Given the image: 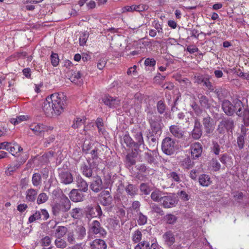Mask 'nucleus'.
Instances as JSON below:
<instances>
[{
  "label": "nucleus",
  "instance_id": "f704fd0d",
  "mask_svg": "<svg viewBox=\"0 0 249 249\" xmlns=\"http://www.w3.org/2000/svg\"><path fill=\"white\" fill-rule=\"evenodd\" d=\"M86 120V119L84 117H83L82 118H76L73 121V124L72 125V127L75 129L80 128L82 126H84Z\"/></svg>",
  "mask_w": 249,
  "mask_h": 249
},
{
  "label": "nucleus",
  "instance_id": "c85d7f7f",
  "mask_svg": "<svg viewBox=\"0 0 249 249\" xmlns=\"http://www.w3.org/2000/svg\"><path fill=\"white\" fill-rule=\"evenodd\" d=\"M163 237L166 242L168 245L171 246L172 245L175 241L174 235L173 233L171 231H168L166 232L163 235Z\"/></svg>",
  "mask_w": 249,
  "mask_h": 249
},
{
  "label": "nucleus",
  "instance_id": "4d7b16f0",
  "mask_svg": "<svg viewBox=\"0 0 249 249\" xmlns=\"http://www.w3.org/2000/svg\"><path fill=\"white\" fill-rule=\"evenodd\" d=\"M40 219H41V218L39 211H36L29 217L28 221L30 223H33L34 221Z\"/></svg>",
  "mask_w": 249,
  "mask_h": 249
},
{
  "label": "nucleus",
  "instance_id": "4c0bfd02",
  "mask_svg": "<svg viewBox=\"0 0 249 249\" xmlns=\"http://www.w3.org/2000/svg\"><path fill=\"white\" fill-rule=\"evenodd\" d=\"M67 229L63 226H58L55 230V234L57 238H61L66 234Z\"/></svg>",
  "mask_w": 249,
  "mask_h": 249
},
{
  "label": "nucleus",
  "instance_id": "864d4df0",
  "mask_svg": "<svg viewBox=\"0 0 249 249\" xmlns=\"http://www.w3.org/2000/svg\"><path fill=\"white\" fill-rule=\"evenodd\" d=\"M157 108L158 112L160 114H162L165 110L166 105L162 101L160 100L158 101L157 105Z\"/></svg>",
  "mask_w": 249,
  "mask_h": 249
},
{
  "label": "nucleus",
  "instance_id": "a878e982",
  "mask_svg": "<svg viewBox=\"0 0 249 249\" xmlns=\"http://www.w3.org/2000/svg\"><path fill=\"white\" fill-rule=\"evenodd\" d=\"M198 182L200 185L208 187L212 183V181L208 175L204 174L199 177Z\"/></svg>",
  "mask_w": 249,
  "mask_h": 249
},
{
  "label": "nucleus",
  "instance_id": "a19ab883",
  "mask_svg": "<svg viewBox=\"0 0 249 249\" xmlns=\"http://www.w3.org/2000/svg\"><path fill=\"white\" fill-rule=\"evenodd\" d=\"M51 63L53 67H57L59 63V58L57 53H52L50 56Z\"/></svg>",
  "mask_w": 249,
  "mask_h": 249
},
{
  "label": "nucleus",
  "instance_id": "f257e3e1",
  "mask_svg": "<svg viewBox=\"0 0 249 249\" xmlns=\"http://www.w3.org/2000/svg\"><path fill=\"white\" fill-rule=\"evenodd\" d=\"M66 100V97L63 93H53L46 98L42 109L48 117L58 116L64 111Z\"/></svg>",
  "mask_w": 249,
  "mask_h": 249
},
{
  "label": "nucleus",
  "instance_id": "a18cd8bd",
  "mask_svg": "<svg viewBox=\"0 0 249 249\" xmlns=\"http://www.w3.org/2000/svg\"><path fill=\"white\" fill-rule=\"evenodd\" d=\"M142 237V234L141 231L139 230H137L133 233L132 239L135 243H137L141 241Z\"/></svg>",
  "mask_w": 249,
  "mask_h": 249
},
{
  "label": "nucleus",
  "instance_id": "774afa93",
  "mask_svg": "<svg viewBox=\"0 0 249 249\" xmlns=\"http://www.w3.org/2000/svg\"><path fill=\"white\" fill-rule=\"evenodd\" d=\"M106 61L105 59H100L97 63V68L99 70H102L106 66Z\"/></svg>",
  "mask_w": 249,
  "mask_h": 249
},
{
  "label": "nucleus",
  "instance_id": "49530a36",
  "mask_svg": "<svg viewBox=\"0 0 249 249\" xmlns=\"http://www.w3.org/2000/svg\"><path fill=\"white\" fill-rule=\"evenodd\" d=\"M164 219L166 223L170 224H173L177 220V217L174 214H169L164 216Z\"/></svg>",
  "mask_w": 249,
  "mask_h": 249
},
{
  "label": "nucleus",
  "instance_id": "338daca9",
  "mask_svg": "<svg viewBox=\"0 0 249 249\" xmlns=\"http://www.w3.org/2000/svg\"><path fill=\"white\" fill-rule=\"evenodd\" d=\"M170 177L171 178L174 180L179 182L180 181V177L178 174L175 172H172L169 174Z\"/></svg>",
  "mask_w": 249,
  "mask_h": 249
},
{
  "label": "nucleus",
  "instance_id": "8fccbe9b",
  "mask_svg": "<svg viewBox=\"0 0 249 249\" xmlns=\"http://www.w3.org/2000/svg\"><path fill=\"white\" fill-rule=\"evenodd\" d=\"M208 75L204 76L202 74H198L197 75H195L194 78L195 79V83H196L198 84H200L201 83H204Z\"/></svg>",
  "mask_w": 249,
  "mask_h": 249
},
{
  "label": "nucleus",
  "instance_id": "4468645a",
  "mask_svg": "<svg viewBox=\"0 0 249 249\" xmlns=\"http://www.w3.org/2000/svg\"><path fill=\"white\" fill-rule=\"evenodd\" d=\"M169 130L171 133L178 139H182L184 137L185 132L178 125H171L169 127Z\"/></svg>",
  "mask_w": 249,
  "mask_h": 249
},
{
  "label": "nucleus",
  "instance_id": "e433bc0d",
  "mask_svg": "<svg viewBox=\"0 0 249 249\" xmlns=\"http://www.w3.org/2000/svg\"><path fill=\"white\" fill-rule=\"evenodd\" d=\"M89 214L92 217L100 216L102 214V211L100 206H96L94 208H92L89 211Z\"/></svg>",
  "mask_w": 249,
  "mask_h": 249
},
{
  "label": "nucleus",
  "instance_id": "e2e57ef3",
  "mask_svg": "<svg viewBox=\"0 0 249 249\" xmlns=\"http://www.w3.org/2000/svg\"><path fill=\"white\" fill-rule=\"evenodd\" d=\"M212 167L214 171H217L220 170L221 165L216 160L213 159L212 162Z\"/></svg>",
  "mask_w": 249,
  "mask_h": 249
},
{
  "label": "nucleus",
  "instance_id": "9b49d317",
  "mask_svg": "<svg viewBox=\"0 0 249 249\" xmlns=\"http://www.w3.org/2000/svg\"><path fill=\"white\" fill-rule=\"evenodd\" d=\"M202 124L207 134L212 133L214 129V124L213 119L209 115H207L202 119Z\"/></svg>",
  "mask_w": 249,
  "mask_h": 249
},
{
  "label": "nucleus",
  "instance_id": "58836bf2",
  "mask_svg": "<svg viewBox=\"0 0 249 249\" xmlns=\"http://www.w3.org/2000/svg\"><path fill=\"white\" fill-rule=\"evenodd\" d=\"M137 222L139 225L145 224L147 221V217L143 215L141 212L137 213Z\"/></svg>",
  "mask_w": 249,
  "mask_h": 249
},
{
  "label": "nucleus",
  "instance_id": "5fc2aeb1",
  "mask_svg": "<svg viewBox=\"0 0 249 249\" xmlns=\"http://www.w3.org/2000/svg\"><path fill=\"white\" fill-rule=\"evenodd\" d=\"M19 166L17 164L14 165H9L5 171L6 175H11L13 172L15 171L18 168Z\"/></svg>",
  "mask_w": 249,
  "mask_h": 249
},
{
  "label": "nucleus",
  "instance_id": "39448f33",
  "mask_svg": "<svg viewBox=\"0 0 249 249\" xmlns=\"http://www.w3.org/2000/svg\"><path fill=\"white\" fill-rule=\"evenodd\" d=\"M30 129L36 135L44 136L53 129V127L48 126L42 123H34L30 125Z\"/></svg>",
  "mask_w": 249,
  "mask_h": 249
},
{
  "label": "nucleus",
  "instance_id": "5701e85b",
  "mask_svg": "<svg viewBox=\"0 0 249 249\" xmlns=\"http://www.w3.org/2000/svg\"><path fill=\"white\" fill-rule=\"evenodd\" d=\"M69 197L73 202H80L83 200V195L77 190L73 189L69 194Z\"/></svg>",
  "mask_w": 249,
  "mask_h": 249
},
{
  "label": "nucleus",
  "instance_id": "aec40b11",
  "mask_svg": "<svg viewBox=\"0 0 249 249\" xmlns=\"http://www.w3.org/2000/svg\"><path fill=\"white\" fill-rule=\"evenodd\" d=\"M37 191L36 189L30 188L27 189L25 192V199L27 202H33L36 199Z\"/></svg>",
  "mask_w": 249,
  "mask_h": 249
},
{
  "label": "nucleus",
  "instance_id": "6ab92c4d",
  "mask_svg": "<svg viewBox=\"0 0 249 249\" xmlns=\"http://www.w3.org/2000/svg\"><path fill=\"white\" fill-rule=\"evenodd\" d=\"M90 188L95 192H99L102 190L103 186L101 178L99 177L95 178L90 185Z\"/></svg>",
  "mask_w": 249,
  "mask_h": 249
},
{
  "label": "nucleus",
  "instance_id": "4be33fe9",
  "mask_svg": "<svg viewBox=\"0 0 249 249\" xmlns=\"http://www.w3.org/2000/svg\"><path fill=\"white\" fill-rule=\"evenodd\" d=\"M76 182L77 187L79 188L80 191L84 192L87 191L88 187V183L80 175L76 177Z\"/></svg>",
  "mask_w": 249,
  "mask_h": 249
},
{
  "label": "nucleus",
  "instance_id": "c03bdc74",
  "mask_svg": "<svg viewBox=\"0 0 249 249\" xmlns=\"http://www.w3.org/2000/svg\"><path fill=\"white\" fill-rule=\"evenodd\" d=\"M28 118L27 116L21 115L17 117L16 118H12L11 119V123L14 125H16L21 123L23 121L27 120Z\"/></svg>",
  "mask_w": 249,
  "mask_h": 249
},
{
  "label": "nucleus",
  "instance_id": "9d476101",
  "mask_svg": "<svg viewBox=\"0 0 249 249\" xmlns=\"http://www.w3.org/2000/svg\"><path fill=\"white\" fill-rule=\"evenodd\" d=\"M103 102L110 108H117L121 105V100L117 97L106 95L102 98Z\"/></svg>",
  "mask_w": 249,
  "mask_h": 249
},
{
  "label": "nucleus",
  "instance_id": "603ef678",
  "mask_svg": "<svg viewBox=\"0 0 249 249\" xmlns=\"http://www.w3.org/2000/svg\"><path fill=\"white\" fill-rule=\"evenodd\" d=\"M149 242L143 241L139 243L135 248V249H150Z\"/></svg>",
  "mask_w": 249,
  "mask_h": 249
},
{
  "label": "nucleus",
  "instance_id": "f8f14e48",
  "mask_svg": "<svg viewBox=\"0 0 249 249\" xmlns=\"http://www.w3.org/2000/svg\"><path fill=\"white\" fill-rule=\"evenodd\" d=\"M191 157L196 159L199 158L202 152V146L199 142H195L191 145Z\"/></svg>",
  "mask_w": 249,
  "mask_h": 249
},
{
  "label": "nucleus",
  "instance_id": "2f4dec72",
  "mask_svg": "<svg viewBox=\"0 0 249 249\" xmlns=\"http://www.w3.org/2000/svg\"><path fill=\"white\" fill-rule=\"evenodd\" d=\"M194 165V163L190 159L189 157H187L183 160L181 162L180 166L183 168L186 169H190L192 168Z\"/></svg>",
  "mask_w": 249,
  "mask_h": 249
},
{
  "label": "nucleus",
  "instance_id": "412c9836",
  "mask_svg": "<svg viewBox=\"0 0 249 249\" xmlns=\"http://www.w3.org/2000/svg\"><path fill=\"white\" fill-rule=\"evenodd\" d=\"M132 132L135 133L133 135L136 141H137L135 143H137L136 148H134V150L138 151L139 147L144 144L143 137L141 131H136L135 130H133Z\"/></svg>",
  "mask_w": 249,
  "mask_h": 249
},
{
  "label": "nucleus",
  "instance_id": "cd10ccee",
  "mask_svg": "<svg viewBox=\"0 0 249 249\" xmlns=\"http://www.w3.org/2000/svg\"><path fill=\"white\" fill-rule=\"evenodd\" d=\"M155 64L156 61L154 58H147L144 61L145 70L149 71H154Z\"/></svg>",
  "mask_w": 249,
  "mask_h": 249
},
{
  "label": "nucleus",
  "instance_id": "de8ad7c7",
  "mask_svg": "<svg viewBox=\"0 0 249 249\" xmlns=\"http://www.w3.org/2000/svg\"><path fill=\"white\" fill-rule=\"evenodd\" d=\"M127 194L131 196H133L136 194L137 189L135 186L129 184L125 188Z\"/></svg>",
  "mask_w": 249,
  "mask_h": 249
},
{
  "label": "nucleus",
  "instance_id": "20e7f679",
  "mask_svg": "<svg viewBox=\"0 0 249 249\" xmlns=\"http://www.w3.org/2000/svg\"><path fill=\"white\" fill-rule=\"evenodd\" d=\"M235 105L237 108L236 114L242 119V122L245 126H249V109L247 107L243 109V103L239 99L236 100Z\"/></svg>",
  "mask_w": 249,
  "mask_h": 249
},
{
  "label": "nucleus",
  "instance_id": "7c9ffc66",
  "mask_svg": "<svg viewBox=\"0 0 249 249\" xmlns=\"http://www.w3.org/2000/svg\"><path fill=\"white\" fill-rule=\"evenodd\" d=\"M81 170L82 174L88 178H90L92 175V170L90 166L83 163L81 166Z\"/></svg>",
  "mask_w": 249,
  "mask_h": 249
},
{
  "label": "nucleus",
  "instance_id": "423d86ee",
  "mask_svg": "<svg viewBox=\"0 0 249 249\" xmlns=\"http://www.w3.org/2000/svg\"><path fill=\"white\" fill-rule=\"evenodd\" d=\"M157 202L160 205L162 206L165 208L175 207L178 202L175 197L167 196L160 197L158 194H157Z\"/></svg>",
  "mask_w": 249,
  "mask_h": 249
},
{
  "label": "nucleus",
  "instance_id": "bf43d9fd",
  "mask_svg": "<svg viewBox=\"0 0 249 249\" xmlns=\"http://www.w3.org/2000/svg\"><path fill=\"white\" fill-rule=\"evenodd\" d=\"M237 75L241 77L243 79H246L247 80H249V74L247 73H244L242 72L241 70L239 69L237 71H236Z\"/></svg>",
  "mask_w": 249,
  "mask_h": 249
},
{
  "label": "nucleus",
  "instance_id": "0e129e2a",
  "mask_svg": "<svg viewBox=\"0 0 249 249\" xmlns=\"http://www.w3.org/2000/svg\"><path fill=\"white\" fill-rule=\"evenodd\" d=\"M39 213L40 214V218H42L44 220H47L49 217V213L45 209H41L39 211Z\"/></svg>",
  "mask_w": 249,
  "mask_h": 249
},
{
  "label": "nucleus",
  "instance_id": "dca6fc26",
  "mask_svg": "<svg viewBox=\"0 0 249 249\" xmlns=\"http://www.w3.org/2000/svg\"><path fill=\"white\" fill-rule=\"evenodd\" d=\"M220 124L225 127L227 131L232 132L235 124L233 119L231 118H224L220 122Z\"/></svg>",
  "mask_w": 249,
  "mask_h": 249
},
{
  "label": "nucleus",
  "instance_id": "79ce46f5",
  "mask_svg": "<svg viewBox=\"0 0 249 249\" xmlns=\"http://www.w3.org/2000/svg\"><path fill=\"white\" fill-rule=\"evenodd\" d=\"M76 231L78 238L80 239H82L86 235V229L82 225L77 226Z\"/></svg>",
  "mask_w": 249,
  "mask_h": 249
},
{
  "label": "nucleus",
  "instance_id": "c9c22d12",
  "mask_svg": "<svg viewBox=\"0 0 249 249\" xmlns=\"http://www.w3.org/2000/svg\"><path fill=\"white\" fill-rule=\"evenodd\" d=\"M33 185L35 187H38L41 184V177L39 173H34L32 178Z\"/></svg>",
  "mask_w": 249,
  "mask_h": 249
},
{
  "label": "nucleus",
  "instance_id": "f3484780",
  "mask_svg": "<svg viewBox=\"0 0 249 249\" xmlns=\"http://www.w3.org/2000/svg\"><path fill=\"white\" fill-rule=\"evenodd\" d=\"M100 201L101 204L107 206L111 204L112 197L108 191L104 190L101 193Z\"/></svg>",
  "mask_w": 249,
  "mask_h": 249
},
{
  "label": "nucleus",
  "instance_id": "37998d69",
  "mask_svg": "<svg viewBox=\"0 0 249 249\" xmlns=\"http://www.w3.org/2000/svg\"><path fill=\"white\" fill-rule=\"evenodd\" d=\"M246 137L239 135L237 137V146L240 150L243 149L245 146Z\"/></svg>",
  "mask_w": 249,
  "mask_h": 249
},
{
  "label": "nucleus",
  "instance_id": "a211bd4d",
  "mask_svg": "<svg viewBox=\"0 0 249 249\" xmlns=\"http://www.w3.org/2000/svg\"><path fill=\"white\" fill-rule=\"evenodd\" d=\"M59 176L61 182L65 184H70L73 181V177L70 172L62 171Z\"/></svg>",
  "mask_w": 249,
  "mask_h": 249
},
{
  "label": "nucleus",
  "instance_id": "ea45409f",
  "mask_svg": "<svg viewBox=\"0 0 249 249\" xmlns=\"http://www.w3.org/2000/svg\"><path fill=\"white\" fill-rule=\"evenodd\" d=\"M36 198V202L39 205L47 202L48 200L49 196L46 193H41L38 195Z\"/></svg>",
  "mask_w": 249,
  "mask_h": 249
},
{
  "label": "nucleus",
  "instance_id": "69168bd1",
  "mask_svg": "<svg viewBox=\"0 0 249 249\" xmlns=\"http://www.w3.org/2000/svg\"><path fill=\"white\" fill-rule=\"evenodd\" d=\"M51 242V239L49 236H45L41 240V244L42 246H48Z\"/></svg>",
  "mask_w": 249,
  "mask_h": 249
},
{
  "label": "nucleus",
  "instance_id": "c756f323",
  "mask_svg": "<svg viewBox=\"0 0 249 249\" xmlns=\"http://www.w3.org/2000/svg\"><path fill=\"white\" fill-rule=\"evenodd\" d=\"M22 150V148L18 143L12 144L11 143H10V146H9L8 150L13 156H16L18 153Z\"/></svg>",
  "mask_w": 249,
  "mask_h": 249
},
{
  "label": "nucleus",
  "instance_id": "bb28decb",
  "mask_svg": "<svg viewBox=\"0 0 249 249\" xmlns=\"http://www.w3.org/2000/svg\"><path fill=\"white\" fill-rule=\"evenodd\" d=\"M70 80L76 85H81L83 82L81 72L79 71L73 72L71 76Z\"/></svg>",
  "mask_w": 249,
  "mask_h": 249
},
{
  "label": "nucleus",
  "instance_id": "052dcab7",
  "mask_svg": "<svg viewBox=\"0 0 249 249\" xmlns=\"http://www.w3.org/2000/svg\"><path fill=\"white\" fill-rule=\"evenodd\" d=\"M99 149L97 148H95L94 149L92 150L90 152V154L91 155V157L93 160H99L100 159H98L99 155Z\"/></svg>",
  "mask_w": 249,
  "mask_h": 249
},
{
  "label": "nucleus",
  "instance_id": "6e6552de",
  "mask_svg": "<svg viewBox=\"0 0 249 249\" xmlns=\"http://www.w3.org/2000/svg\"><path fill=\"white\" fill-rule=\"evenodd\" d=\"M233 103L234 105L228 100H224L222 103V109L227 116H232L236 113L235 110H237L235 105L236 100Z\"/></svg>",
  "mask_w": 249,
  "mask_h": 249
},
{
  "label": "nucleus",
  "instance_id": "680f3d73",
  "mask_svg": "<svg viewBox=\"0 0 249 249\" xmlns=\"http://www.w3.org/2000/svg\"><path fill=\"white\" fill-rule=\"evenodd\" d=\"M140 190L141 192H143L145 195L148 194L150 192L149 187L144 183H142L141 185Z\"/></svg>",
  "mask_w": 249,
  "mask_h": 249
},
{
  "label": "nucleus",
  "instance_id": "473e14b6",
  "mask_svg": "<svg viewBox=\"0 0 249 249\" xmlns=\"http://www.w3.org/2000/svg\"><path fill=\"white\" fill-rule=\"evenodd\" d=\"M124 142L126 145L129 147L134 149V148H136L137 143L133 141L132 139L128 134H125L123 138Z\"/></svg>",
  "mask_w": 249,
  "mask_h": 249
},
{
  "label": "nucleus",
  "instance_id": "b1692460",
  "mask_svg": "<svg viewBox=\"0 0 249 249\" xmlns=\"http://www.w3.org/2000/svg\"><path fill=\"white\" fill-rule=\"evenodd\" d=\"M90 245L92 249H107V244L102 239H95L90 243Z\"/></svg>",
  "mask_w": 249,
  "mask_h": 249
},
{
  "label": "nucleus",
  "instance_id": "6e6d98bb",
  "mask_svg": "<svg viewBox=\"0 0 249 249\" xmlns=\"http://www.w3.org/2000/svg\"><path fill=\"white\" fill-rule=\"evenodd\" d=\"M55 244L57 248L62 249L65 248L67 246L66 242L61 238H57L55 240Z\"/></svg>",
  "mask_w": 249,
  "mask_h": 249
},
{
  "label": "nucleus",
  "instance_id": "13d9d810",
  "mask_svg": "<svg viewBox=\"0 0 249 249\" xmlns=\"http://www.w3.org/2000/svg\"><path fill=\"white\" fill-rule=\"evenodd\" d=\"M203 85L206 86L208 89L210 91H213L215 89V87L213 85L212 83L209 80V76H208V77L204 82Z\"/></svg>",
  "mask_w": 249,
  "mask_h": 249
},
{
  "label": "nucleus",
  "instance_id": "f03ea898",
  "mask_svg": "<svg viewBox=\"0 0 249 249\" xmlns=\"http://www.w3.org/2000/svg\"><path fill=\"white\" fill-rule=\"evenodd\" d=\"M71 201L66 196L63 195L59 202L55 203L52 205L53 213L54 215H57L60 213L68 212L71 209Z\"/></svg>",
  "mask_w": 249,
  "mask_h": 249
},
{
  "label": "nucleus",
  "instance_id": "3c124183",
  "mask_svg": "<svg viewBox=\"0 0 249 249\" xmlns=\"http://www.w3.org/2000/svg\"><path fill=\"white\" fill-rule=\"evenodd\" d=\"M193 110L195 112V114L199 116L201 113H202V109L195 102H194L191 106Z\"/></svg>",
  "mask_w": 249,
  "mask_h": 249
},
{
  "label": "nucleus",
  "instance_id": "0eeeda50",
  "mask_svg": "<svg viewBox=\"0 0 249 249\" xmlns=\"http://www.w3.org/2000/svg\"><path fill=\"white\" fill-rule=\"evenodd\" d=\"M89 231L97 235V237H104L107 232L101 226L100 223L97 220H93L90 224Z\"/></svg>",
  "mask_w": 249,
  "mask_h": 249
},
{
  "label": "nucleus",
  "instance_id": "ddd939ff",
  "mask_svg": "<svg viewBox=\"0 0 249 249\" xmlns=\"http://www.w3.org/2000/svg\"><path fill=\"white\" fill-rule=\"evenodd\" d=\"M148 8L147 5L144 4H141L139 5H132L131 6L127 5L122 8V12L123 13L126 12H143Z\"/></svg>",
  "mask_w": 249,
  "mask_h": 249
},
{
  "label": "nucleus",
  "instance_id": "72a5a7b5",
  "mask_svg": "<svg viewBox=\"0 0 249 249\" xmlns=\"http://www.w3.org/2000/svg\"><path fill=\"white\" fill-rule=\"evenodd\" d=\"M83 211L82 209L76 208L72 209L70 212L71 216L74 219H80L83 216Z\"/></svg>",
  "mask_w": 249,
  "mask_h": 249
},
{
  "label": "nucleus",
  "instance_id": "7ed1b4c3",
  "mask_svg": "<svg viewBox=\"0 0 249 249\" xmlns=\"http://www.w3.org/2000/svg\"><path fill=\"white\" fill-rule=\"evenodd\" d=\"M177 141L170 137H166L162 142L161 149L168 155L174 154L177 149Z\"/></svg>",
  "mask_w": 249,
  "mask_h": 249
},
{
  "label": "nucleus",
  "instance_id": "1a4fd4ad",
  "mask_svg": "<svg viewBox=\"0 0 249 249\" xmlns=\"http://www.w3.org/2000/svg\"><path fill=\"white\" fill-rule=\"evenodd\" d=\"M202 133V125L199 120L196 117L194 118V128L191 132L190 135L194 140H197L201 138Z\"/></svg>",
  "mask_w": 249,
  "mask_h": 249
},
{
  "label": "nucleus",
  "instance_id": "2eb2a0df",
  "mask_svg": "<svg viewBox=\"0 0 249 249\" xmlns=\"http://www.w3.org/2000/svg\"><path fill=\"white\" fill-rule=\"evenodd\" d=\"M137 169L139 170V172L136 177L140 180H143L147 176L153 172L150 169L146 168L143 164L138 166Z\"/></svg>",
  "mask_w": 249,
  "mask_h": 249
},
{
  "label": "nucleus",
  "instance_id": "393cba45",
  "mask_svg": "<svg viewBox=\"0 0 249 249\" xmlns=\"http://www.w3.org/2000/svg\"><path fill=\"white\" fill-rule=\"evenodd\" d=\"M197 98L200 106L204 108L209 109L211 107V103L209 99L204 95L199 93L197 95Z\"/></svg>",
  "mask_w": 249,
  "mask_h": 249
},
{
  "label": "nucleus",
  "instance_id": "09e8293b",
  "mask_svg": "<svg viewBox=\"0 0 249 249\" xmlns=\"http://www.w3.org/2000/svg\"><path fill=\"white\" fill-rule=\"evenodd\" d=\"M88 37L89 35L88 33H84L81 35L79 38L80 46H84L86 44Z\"/></svg>",
  "mask_w": 249,
  "mask_h": 249
}]
</instances>
